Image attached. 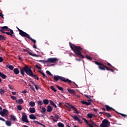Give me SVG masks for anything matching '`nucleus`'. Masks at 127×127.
<instances>
[{"label": "nucleus", "instance_id": "obj_1", "mask_svg": "<svg viewBox=\"0 0 127 127\" xmlns=\"http://www.w3.org/2000/svg\"><path fill=\"white\" fill-rule=\"evenodd\" d=\"M24 72H25L26 74L28 75V76L33 77L35 79H36V80H39V77L37 76V75L34 74L33 72H32V70L31 68L29 67L27 65H25L24 67H22L20 69V73L21 75H22L23 77H24V75H25Z\"/></svg>", "mask_w": 127, "mask_h": 127}, {"label": "nucleus", "instance_id": "obj_2", "mask_svg": "<svg viewBox=\"0 0 127 127\" xmlns=\"http://www.w3.org/2000/svg\"><path fill=\"white\" fill-rule=\"evenodd\" d=\"M46 73H47V74H48V75H50V76H52V77H53V79L54 81H56V82L60 80V81H62V82H64V83L67 82L68 83V84H72V81H71L68 78L66 79L65 77L63 76H60L59 75L54 76V75L52 74V73L50 72V71H49V70H47L46 71Z\"/></svg>", "mask_w": 127, "mask_h": 127}, {"label": "nucleus", "instance_id": "obj_3", "mask_svg": "<svg viewBox=\"0 0 127 127\" xmlns=\"http://www.w3.org/2000/svg\"><path fill=\"white\" fill-rule=\"evenodd\" d=\"M70 47L71 50H72V51H73L74 53L76 54V55H78V57H79V58H82V59L85 58V57L82 55V53L81 52V51L83 50V48L81 46L73 45V47L72 45H70Z\"/></svg>", "mask_w": 127, "mask_h": 127}, {"label": "nucleus", "instance_id": "obj_4", "mask_svg": "<svg viewBox=\"0 0 127 127\" xmlns=\"http://www.w3.org/2000/svg\"><path fill=\"white\" fill-rule=\"evenodd\" d=\"M94 63L98 65V68L100 70H102L103 71H105L106 69L107 71H110L111 68L108 67L107 66L105 65L104 64L98 62V61H94Z\"/></svg>", "mask_w": 127, "mask_h": 127}, {"label": "nucleus", "instance_id": "obj_5", "mask_svg": "<svg viewBox=\"0 0 127 127\" xmlns=\"http://www.w3.org/2000/svg\"><path fill=\"white\" fill-rule=\"evenodd\" d=\"M58 60L57 58H49L47 60H40L39 61V62H43V64H46V63H56L57 62H58Z\"/></svg>", "mask_w": 127, "mask_h": 127}, {"label": "nucleus", "instance_id": "obj_6", "mask_svg": "<svg viewBox=\"0 0 127 127\" xmlns=\"http://www.w3.org/2000/svg\"><path fill=\"white\" fill-rule=\"evenodd\" d=\"M0 115L1 117H8V111L6 109H3L2 111L0 112Z\"/></svg>", "mask_w": 127, "mask_h": 127}, {"label": "nucleus", "instance_id": "obj_7", "mask_svg": "<svg viewBox=\"0 0 127 127\" xmlns=\"http://www.w3.org/2000/svg\"><path fill=\"white\" fill-rule=\"evenodd\" d=\"M22 116L21 120L22 122H24V123H29V121L27 120V115H26V114L25 113H22Z\"/></svg>", "mask_w": 127, "mask_h": 127}, {"label": "nucleus", "instance_id": "obj_8", "mask_svg": "<svg viewBox=\"0 0 127 127\" xmlns=\"http://www.w3.org/2000/svg\"><path fill=\"white\" fill-rule=\"evenodd\" d=\"M109 124V121L106 119H104L102 122V124L100 125L101 127H104L108 126V124Z\"/></svg>", "mask_w": 127, "mask_h": 127}, {"label": "nucleus", "instance_id": "obj_9", "mask_svg": "<svg viewBox=\"0 0 127 127\" xmlns=\"http://www.w3.org/2000/svg\"><path fill=\"white\" fill-rule=\"evenodd\" d=\"M17 29H18V31H19V34L22 36V37H24L25 36H26L27 33L26 32L20 30V29L18 28V27H16Z\"/></svg>", "mask_w": 127, "mask_h": 127}, {"label": "nucleus", "instance_id": "obj_10", "mask_svg": "<svg viewBox=\"0 0 127 127\" xmlns=\"http://www.w3.org/2000/svg\"><path fill=\"white\" fill-rule=\"evenodd\" d=\"M1 29H0V32H2V33H4L5 30L6 31H9V28L7 26H3V27H0Z\"/></svg>", "mask_w": 127, "mask_h": 127}, {"label": "nucleus", "instance_id": "obj_11", "mask_svg": "<svg viewBox=\"0 0 127 127\" xmlns=\"http://www.w3.org/2000/svg\"><path fill=\"white\" fill-rule=\"evenodd\" d=\"M66 105H68V106H70L71 109H73V110H74V114H80V112H78V110H77V109H76L75 106H74L73 105H71L69 103H66Z\"/></svg>", "mask_w": 127, "mask_h": 127}, {"label": "nucleus", "instance_id": "obj_12", "mask_svg": "<svg viewBox=\"0 0 127 127\" xmlns=\"http://www.w3.org/2000/svg\"><path fill=\"white\" fill-rule=\"evenodd\" d=\"M105 107L106 108L107 112H110V111H114L116 113H118L116 110L111 107H109V105H105Z\"/></svg>", "mask_w": 127, "mask_h": 127}, {"label": "nucleus", "instance_id": "obj_13", "mask_svg": "<svg viewBox=\"0 0 127 127\" xmlns=\"http://www.w3.org/2000/svg\"><path fill=\"white\" fill-rule=\"evenodd\" d=\"M23 51L24 52H27V53H28V54H29V55H30L31 56H33L34 57H39V56L34 54H33L32 53H31L30 52L28 51V50H26V49H23Z\"/></svg>", "mask_w": 127, "mask_h": 127}, {"label": "nucleus", "instance_id": "obj_14", "mask_svg": "<svg viewBox=\"0 0 127 127\" xmlns=\"http://www.w3.org/2000/svg\"><path fill=\"white\" fill-rule=\"evenodd\" d=\"M9 30L10 31V32H4V33H5V34H7V35H10V36H11V37H15V36H13V34L14 33L13 32V30H11V29H9Z\"/></svg>", "mask_w": 127, "mask_h": 127}, {"label": "nucleus", "instance_id": "obj_15", "mask_svg": "<svg viewBox=\"0 0 127 127\" xmlns=\"http://www.w3.org/2000/svg\"><path fill=\"white\" fill-rule=\"evenodd\" d=\"M24 37H26V38H28V39H30L31 41H32L34 43H36V41L30 37V36L27 33V34Z\"/></svg>", "mask_w": 127, "mask_h": 127}, {"label": "nucleus", "instance_id": "obj_16", "mask_svg": "<svg viewBox=\"0 0 127 127\" xmlns=\"http://www.w3.org/2000/svg\"><path fill=\"white\" fill-rule=\"evenodd\" d=\"M67 91L69 93V94H72L74 96L76 95V92L74 89H69V88H67Z\"/></svg>", "mask_w": 127, "mask_h": 127}, {"label": "nucleus", "instance_id": "obj_17", "mask_svg": "<svg viewBox=\"0 0 127 127\" xmlns=\"http://www.w3.org/2000/svg\"><path fill=\"white\" fill-rule=\"evenodd\" d=\"M38 72H39V73H40V74H41V75H42L43 77H44V78H46L47 80V81H49V79H48V77H47V76H46L45 75V73H44V72H43L42 71H41V70H38Z\"/></svg>", "mask_w": 127, "mask_h": 127}, {"label": "nucleus", "instance_id": "obj_18", "mask_svg": "<svg viewBox=\"0 0 127 127\" xmlns=\"http://www.w3.org/2000/svg\"><path fill=\"white\" fill-rule=\"evenodd\" d=\"M47 109V112H48V113H50L52 111H53V108L50 105H48Z\"/></svg>", "mask_w": 127, "mask_h": 127}, {"label": "nucleus", "instance_id": "obj_19", "mask_svg": "<svg viewBox=\"0 0 127 127\" xmlns=\"http://www.w3.org/2000/svg\"><path fill=\"white\" fill-rule=\"evenodd\" d=\"M29 112H30V113H31V114H34V113H35L36 112V110H35V108L30 107L29 108Z\"/></svg>", "mask_w": 127, "mask_h": 127}, {"label": "nucleus", "instance_id": "obj_20", "mask_svg": "<svg viewBox=\"0 0 127 127\" xmlns=\"http://www.w3.org/2000/svg\"><path fill=\"white\" fill-rule=\"evenodd\" d=\"M81 103L83 104V105H86V106H90V105L92 104L91 102H88L85 101H82Z\"/></svg>", "mask_w": 127, "mask_h": 127}, {"label": "nucleus", "instance_id": "obj_21", "mask_svg": "<svg viewBox=\"0 0 127 127\" xmlns=\"http://www.w3.org/2000/svg\"><path fill=\"white\" fill-rule=\"evenodd\" d=\"M16 103H17V104H23L24 101H23V99H22V98H20L19 100H16Z\"/></svg>", "mask_w": 127, "mask_h": 127}, {"label": "nucleus", "instance_id": "obj_22", "mask_svg": "<svg viewBox=\"0 0 127 127\" xmlns=\"http://www.w3.org/2000/svg\"><path fill=\"white\" fill-rule=\"evenodd\" d=\"M49 102L51 106L54 107V108H55L56 109L57 108V106H56V104H55V103H54L52 100H49Z\"/></svg>", "mask_w": 127, "mask_h": 127}, {"label": "nucleus", "instance_id": "obj_23", "mask_svg": "<svg viewBox=\"0 0 127 127\" xmlns=\"http://www.w3.org/2000/svg\"><path fill=\"white\" fill-rule=\"evenodd\" d=\"M13 72L16 75H18V74H19V70H18L17 68H15L13 69Z\"/></svg>", "mask_w": 127, "mask_h": 127}, {"label": "nucleus", "instance_id": "obj_24", "mask_svg": "<svg viewBox=\"0 0 127 127\" xmlns=\"http://www.w3.org/2000/svg\"><path fill=\"white\" fill-rule=\"evenodd\" d=\"M43 104L44 105H46L47 106V105H48V104H49V100H48V99H44L43 101Z\"/></svg>", "mask_w": 127, "mask_h": 127}, {"label": "nucleus", "instance_id": "obj_25", "mask_svg": "<svg viewBox=\"0 0 127 127\" xmlns=\"http://www.w3.org/2000/svg\"><path fill=\"white\" fill-rule=\"evenodd\" d=\"M29 118L31 120H36V117H35V116H34L33 114L29 115Z\"/></svg>", "mask_w": 127, "mask_h": 127}, {"label": "nucleus", "instance_id": "obj_26", "mask_svg": "<svg viewBox=\"0 0 127 127\" xmlns=\"http://www.w3.org/2000/svg\"><path fill=\"white\" fill-rule=\"evenodd\" d=\"M30 107H35V102L34 101H30L29 103Z\"/></svg>", "mask_w": 127, "mask_h": 127}, {"label": "nucleus", "instance_id": "obj_27", "mask_svg": "<svg viewBox=\"0 0 127 127\" xmlns=\"http://www.w3.org/2000/svg\"><path fill=\"white\" fill-rule=\"evenodd\" d=\"M71 118L74 120V121H79V118L76 115H74V116L71 115Z\"/></svg>", "mask_w": 127, "mask_h": 127}, {"label": "nucleus", "instance_id": "obj_28", "mask_svg": "<svg viewBox=\"0 0 127 127\" xmlns=\"http://www.w3.org/2000/svg\"><path fill=\"white\" fill-rule=\"evenodd\" d=\"M6 68H8V69H9L10 70H13V68H14V67L11 65H6Z\"/></svg>", "mask_w": 127, "mask_h": 127}, {"label": "nucleus", "instance_id": "obj_29", "mask_svg": "<svg viewBox=\"0 0 127 127\" xmlns=\"http://www.w3.org/2000/svg\"><path fill=\"white\" fill-rule=\"evenodd\" d=\"M0 77L2 78L3 79H5L7 76L5 75V74H3L2 72H0Z\"/></svg>", "mask_w": 127, "mask_h": 127}, {"label": "nucleus", "instance_id": "obj_30", "mask_svg": "<svg viewBox=\"0 0 127 127\" xmlns=\"http://www.w3.org/2000/svg\"><path fill=\"white\" fill-rule=\"evenodd\" d=\"M85 97H86V98H87V99H89V100H88V102H89V103H91V102H92V99H91V96H88L87 95H85Z\"/></svg>", "mask_w": 127, "mask_h": 127}, {"label": "nucleus", "instance_id": "obj_31", "mask_svg": "<svg viewBox=\"0 0 127 127\" xmlns=\"http://www.w3.org/2000/svg\"><path fill=\"white\" fill-rule=\"evenodd\" d=\"M42 111H41V113L44 114H45L46 112V108H45V107H42Z\"/></svg>", "mask_w": 127, "mask_h": 127}, {"label": "nucleus", "instance_id": "obj_32", "mask_svg": "<svg viewBox=\"0 0 127 127\" xmlns=\"http://www.w3.org/2000/svg\"><path fill=\"white\" fill-rule=\"evenodd\" d=\"M94 116V114H91V113H88L87 114V117L89 119H92L93 118V116Z\"/></svg>", "mask_w": 127, "mask_h": 127}, {"label": "nucleus", "instance_id": "obj_33", "mask_svg": "<svg viewBox=\"0 0 127 127\" xmlns=\"http://www.w3.org/2000/svg\"><path fill=\"white\" fill-rule=\"evenodd\" d=\"M104 115H106L107 118H112V115L109 113H105Z\"/></svg>", "mask_w": 127, "mask_h": 127}, {"label": "nucleus", "instance_id": "obj_34", "mask_svg": "<svg viewBox=\"0 0 127 127\" xmlns=\"http://www.w3.org/2000/svg\"><path fill=\"white\" fill-rule=\"evenodd\" d=\"M37 104L38 106H42V105H43V102H42V101L39 100L38 101H37Z\"/></svg>", "mask_w": 127, "mask_h": 127}, {"label": "nucleus", "instance_id": "obj_35", "mask_svg": "<svg viewBox=\"0 0 127 127\" xmlns=\"http://www.w3.org/2000/svg\"><path fill=\"white\" fill-rule=\"evenodd\" d=\"M4 93H5L4 90L2 88H0V95H3V94H4Z\"/></svg>", "mask_w": 127, "mask_h": 127}, {"label": "nucleus", "instance_id": "obj_36", "mask_svg": "<svg viewBox=\"0 0 127 127\" xmlns=\"http://www.w3.org/2000/svg\"><path fill=\"white\" fill-rule=\"evenodd\" d=\"M6 125L8 127H10L11 126V122L10 121H6Z\"/></svg>", "mask_w": 127, "mask_h": 127}, {"label": "nucleus", "instance_id": "obj_37", "mask_svg": "<svg viewBox=\"0 0 127 127\" xmlns=\"http://www.w3.org/2000/svg\"><path fill=\"white\" fill-rule=\"evenodd\" d=\"M50 89H51L52 91L55 92V93H56V92H57V90L55 89V88H54V87H53V86H51Z\"/></svg>", "mask_w": 127, "mask_h": 127}, {"label": "nucleus", "instance_id": "obj_38", "mask_svg": "<svg viewBox=\"0 0 127 127\" xmlns=\"http://www.w3.org/2000/svg\"><path fill=\"white\" fill-rule=\"evenodd\" d=\"M17 109L18 111H21L22 110V107L21 105L17 106Z\"/></svg>", "mask_w": 127, "mask_h": 127}, {"label": "nucleus", "instance_id": "obj_39", "mask_svg": "<svg viewBox=\"0 0 127 127\" xmlns=\"http://www.w3.org/2000/svg\"><path fill=\"white\" fill-rule=\"evenodd\" d=\"M5 40V38L1 35H0V41Z\"/></svg>", "mask_w": 127, "mask_h": 127}, {"label": "nucleus", "instance_id": "obj_40", "mask_svg": "<svg viewBox=\"0 0 127 127\" xmlns=\"http://www.w3.org/2000/svg\"><path fill=\"white\" fill-rule=\"evenodd\" d=\"M11 99H12V100H13V101H16V97H15V96H12V95H10Z\"/></svg>", "mask_w": 127, "mask_h": 127}, {"label": "nucleus", "instance_id": "obj_41", "mask_svg": "<svg viewBox=\"0 0 127 127\" xmlns=\"http://www.w3.org/2000/svg\"><path fill=\"white\" fill-rule=\"evenodd\" d=\"M56 87H57L58 90H60V91H63L64 88L63 87H61L59 86V85H56Z\"/></svg>", "mask_w": 127, "mask_h": 127}, {"label": "nucleus", "instance_id": "obj_42", "mask_svg": "<svg viewBox=\"0 0 127 127\" xmlns=\"http://www.w3.org/2000/svg\"><path fill=\"white\" fill-rule=\"evenodd\" d=\"M50 117L51 118V120H52V121H54V122H55V123H57V120L54 119V117H53V116H51Z\"/></svg>", "mask_w": 127, "mask_h": 127}, {"label": "nucleus", "instance_id": "obj_43", "mask_svg": "<svg viewBox=\"0 0 127 127\" xmlns=\"http://www.w3.org/2000/svg\"><path fill=\"white\" fill-rule=\"evenodd\" d=\"M10 118L11 120H12L13 121H15V120H16V118H15V117L12 115H10Z\"/></svg>", "mask_w": 127, "mask_h": 127}, {"label": "nucleus", "instance_id": "obj_44", "mask_svg": "<svg viewBox=\"0 0 127 127\" xmlns=\"http://www.w3.org/2000/svg\"><path fill=\"white\" fill-rule=\"evenodd\" d=\"M55 118L56 120H59L60 119V116L57 114L55 115Z\"/></svg>", "mask_w": 127, "mask_h": 127}, {"label": "nucleus", "instance_id": "obj_45", "mask_svg": "<svg viewBox=\"0 0 127 127\" xmlns=\"http://www.w3.org/2000/svg\"><path fill=\"white\" fill-rule=\"evenodd\" d=\"M85 58H86L88 60H92V57H90V56L88 55L86 56L85 57Z\"/></svg>", "mask_w": 127, "mask_h": 127}, {"label": "nucleus", "instance_id": "obj_46", "mask_svg": "<svg viewBox=\"0 0 127 127\" xmlns=\"http://www.w3.org/2000/svg\"><path fill=\"white\" fill-rule=\"evenodd\" d=\"M82 120L87 124V125H88L90 123H89V122H88L87 120H86V118H82Z\"/></svg>", "mask_w": 127, "mask_h": 127}, {"label": "nucleus", "instance_id": "obj_47", "mask_svg": "<svg viewBox=\"0 0 127 127\" xmlns=\"http://www.w3.org/2000/svg\"><path fill=\"white\" fill-rule=\"evenodd\" d=\"M117 114H119V115H120L121 116H122V117H127V115L126 114H124L123 113H119L117 112Z\"/></svg>", "mask_w": 127, "mask_h": 127}, {"label": "nucleus", "instance_id": "obj_48", "mask_svg": "<svg viewBox=\"0 0 127 127\" xmlns=\"http://www.w3.org/2000/svg\"><path fill=\"white\" fill-rule=\"evenodd\" d=\"M28 85L29 86L30 89H31V90H32V91H33L34 92H35V90L34 89V87H32V86L30 84H29Z\"/></svg>", "mask_w": 127, "mask_h": 127}, {"label": "nucleus", "instance_id": "obj_49", "mask_svg": "<svg viewBox=\"0 0 127 127\" xmlns=\"http://www.w3.org/2000/svg\"><path fill=\"white\" fill-rule=\"evenodd\" d=\"M35 67L36 68H37V69H38L39 70H41V66H39L38 64H36Z\"/></svg>", "mask_w": 127, "mask_h": 127}, {"label": "nucleus", "instance_id": "obj_50", "mask_svg": "<svg viewBox=\"0 0 127 127\" xmlns=\"http://www.w3.org/2000/svg\"><path fill=\"white\" fill-rule=\"evenodd\" d=\"M107 65L109 66V67H111V68H115V67H114L111 64L107 63Z\"/></svg>", "mask_w": 127, "mask_h": 127}, {"label": "nucleus", "instance_id": "obj_51", "mask_svg": "<svg viewBox=\"0 0 127 127\" xmlns=\"http://www.w3.org/2000/svg\"><path fill=\"white\" fill-rule=\"evenodd\" d=\"M34 86V87H35V89H36V90H37H37H38V89L40 88V87H38V86H37V85L35 84Z\"/></svg>", "mask_w": 127, "mask_h": 127}, {"label": "nucleus", "instance_id": "obj_52", "mask_svg": "<svg viewBox=\"0 0 127 127\" xmlns=\"http://www.w3.org/2000/svg\"><path fill=\"white\" fill-rule=\"evenodd\" d=\"M93 111H94L96 114H97V113H98V112L99 111V109H96L95 108H93Z\"/></svg>", "mask_w": 127, "mask_h": 127}, {"label": "nucleus", "instance_id": "obj_53", "mask_svg": "<svg viewBox=\"0 0 127 127\" xmlns=\"http://www.w3.org/2000/svg\"><path fill=\"white\" fill-rule=\"evenodd\" d=\"M3 61V58L2 57H0V63H1Z\"/></svg>", "mask_w": 127, "mask_h": 127}, {"label": "nucleus", "instance_id": "obj_54", "mask_svg": "<svg viewBox=\"0 0 127 127\" xmlns=\"http://www.w3.org/2000/svg\"><path fill=\"white\" fill-rule=\"evenodd\" d=\"M58 106H59V107H60V108H61V106H62V102H60Z\"/></svg>", "mask_w": 127, "mask_h": 127}, {"label": "nucleus", "instance_id": "obj_55", "mask_svg": "<svg viewBox=\"0 0 127 127\" xmlns=\"http://www.w3.org/2000/svg\"><path fill=\"white\" fill-rule=\"evenodd\" d=\"M8 87L9 88V89H10V90H13V88H12V87H11V85H8Z\"/></svg>", "mask_w": 127, "mask_h": 127}, {"label": "nucleus", "instance_id": "obj_56", "mask_svg": "<svg viewBox=\"0 0 127 127\" xmlns=\"http://www.w3.org/2000/svg\"><path fill=\"white\" fill-rule=\"evenodd\" d=\"M0 121H2V122H5V120H4V119L2 118L1 117H0Z\"/></svg>", "mask_w": 127, "mask_h": 127}, {"label": "nucleus", "instance_id": "obj_57", "mask_svg": "<svg viewBox=\"0 0 127 127\" xmlns=\"http://www.w3.org/2000/svg\"><path fill=\"white\" fill-rule=\"evenodd\" d=\"M39 125L40 126H42V127H46L45 125H43V124L40 123V122L39 123Z\"/></svg>", "mask_w": 127, "mask_h": 127}, {"label": "nucleus", "instance_id": "obj_58", "mask_svg": "<svg viewBox=\"0 0 127 127\" xmlns=\"http://www.w3.org/2000/svg\"><path fill=\"white\" fill-rule=\"evenodd\" d=\"M0 16L1 17H2V18H3V14L2 13H1V12H0Z\"/></svg>", "mask_w": 127, "mask_h": 127}, {"label": "nucleus", "instance_id": "obj_59", "mask_svg": "<svg viewBox=\"0 0 127 127\" xmlns=\"http://www.w3.org/2000/svg\"><path fill=\"white\" fill-rule=\"evenodd\" d=\"M17 57H18L19 60H21L22 61V59H21V57H20V56H18Z\"/></svg>", "mask_w": 127, "mask_h": 127}, {"label": "nucleus", "instance_id": "obj_60", "mask_svg": "<svg viewBox=\"0 0 127 127\" xmlns=\"http://www.w3.org/2000/svg\"><path fill=\"white\" fill-rule=\"evenodd\" d=\"M34 123H35V124H37L38 125L39 124V122L37 121H34Z\"/></svg>", "mask_w": 127, "mask_h": 127}, {"label": "nucleus", "instance_id": "obj_61", "mask_svg": "<svg viewBox=\"0 0 127 127\" xmlns=\"http://www.w3.org/2000/svg\"><path fill=\"white\" fill-rule=\"evenodd\" d=\"M30 83H32V84H33V86H34V85H35V83H34V82H33V81H30Z\"/></svg>", "mask_w": 127, "mask_h": 127}, {"label": "nucleus", "instance_id": "obj_62", "mask_svg": "<svg viewBox=\"0 0 127 127\" xmlns=\"http://www.w3.org/2000/svg\"><path fill=\"white\" fill-rule=\"evenodd\" d=\"M33 48H34L35 49H36V48H37V47H36V45H35V44H34V45L33 46Z\"/></svg>", "mask_w": 127, "mask_h": 127}, {"label": "nucleus", "instance_id": "obj_63", "mask_svg": "<svg viewBox=\"0 0 127 127\" xmlns=\"http://www.w3.org/2000/svg\"><path fill=\"white\" fill-rule=\"evenodd\" d=\"M26 92H27V91L25 90H24V91H23L22 92V93H23V94H26Z\"/></svg>", "mask_w": 127, "mask_h": 127}, {"label": "nucleus", "instance_id": "obj_64", "mask_svg": "<svg viewBox=\"0 0 127 127\" xmlns=\"http://www.w3.org/2000/svg\"><path fill=\"white\" fill-rule=\"evenodd\" d=\"M88 126L89 127H94V126H93L92 125H91L90 124H88Z\"/></svg>", "mask_w": 127, "mask_h": 127}]
</instances>
